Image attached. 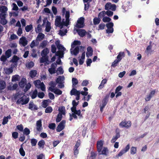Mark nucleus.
<instances>
[{"instance_id": "cd10ccee", "label": "nucleus", "mask_w": 159, "mask_h": 159, "mask_svg": "<svg viewBox=\"0 0 159 159\" xmlns=\"http://www.w3.org/2000/svg\"><path fill=\"white\" fill-rule=\"evenodd\" d=\"M59 113L64 115L65 114V108L64 106L60 107L58 109Z\"/></svg>"}, {"instance_id": "e2e57ef3", "label": "nucleus", "mask_w": 159, "mask_h": 159, "mask_svg": "<svg viewBox=\"0 0 159 159\" xmlns=\"http://www.w3.org/2000/svg\"><path fill=\"white\" fill-rule=\"evenodd\" d=\"M48 71L51 74H53L56 73V70L54 68H50L48 69Z\"/></svg>"}, {"instance_id": "864d4df0", "label": "nucleus", "mask_w": 159, "mask_h": 159, "mask_svg": "<svg viewBox=\"0 0 159 159\" xmlns=\"http://www.w3.org/2000/svg\"><path fill=\"white\" fill-rule=\"evenodd\" d=\"M19 134L17 132H13L12 133V137L14 139H16L18 138Z\"/></svg>"}, {"instance_id": "aec40b11", "label": "nucleus", "mask_w": 159, "mask_h": 159, "mask_svg": "<svg viewBox=\"0 0 159 159\" xmlns=\"http://www.w3.org/2000/svg\"><path fill=\"white\" fill-rule=\"evenodd\" d=\"M109 96L108 95H107L103 99L102 101V104L101 105L105 107L107 105L108 101V99Z\"/></svg>"}, {"instance_id": "79ce46f5", "label": "nucleus", "mask_w": 159, "mask_h": 159, "mask_svg": "<svg viewBox=\"0 0 159 159\" xmlns=\"http://www.w3.org/2000/svg\"><path fill=\"white\" fill-rule=\"evenodd\" d=\"M11 50L9 49L7 50L5 52L6 56L7 58L10 57L11 56Z\"/></svg>"}, {"instance_id": "f8f14e48", "label": "nucleus", "mask_w": 159, "mask_h": 159, "mask_svg": "<svg viewBox=\"0 0 159 159\" xmlns=\"http://www.w3.org/2000/svg\"><path fill=\"white\" fill-rule=\"evenodd\" d=\"M93 49L91 46H89L87 48V52L86 53V57H89V56H91L93 55Z\"/></svg>"}, {"instance_id": "37998d69", "label": "nucleus", "mask_w": 159, "mask_h": 159, "mask_svg": "<svg viewBox=\"0 0 159 159\" xmlns=\"http://www.w3.org/2000/svg\"><path fill=\"white\" fill-rule=\"evenodd\" d=\"M37 140L33 138L31 139L30 143L32 146H34L36 145L37 143Z\"/></svg>"}, {"instance_id": "7ed1b4c3", "label": "nucleus", "mask_w": 159, "mask_h": 159, "mask_svg": "<svg viewBox=\"0 0 159 159\" xmlns=\"http://www.w3.org/2000/svg\"><path fill=\"white\" fill-rule=\"evenodd\" d=\"M119 125L120 127L128 129L130 127L131 123L130 121H122L119 124Z\"/></svg>"}, {"instance_id": "a878e982", "label": "nucleus", "mask_w": 159, "mask_h": 159, "mask_svg": "<svg viewBox=\"0 0 159 159\" xmlns=\"http://www.w3.org/2000/svg\"><path fill=\"white\" fill-rule=\"evenodd\" d=\"M49 52V49L47 48H46L43 49L41 52V55L42 56H48L47 54Z\"/></svg>"}, {"instance_id": "f3484780", "label": "nucleus", "mask_w": 159, "mask_h": 159, "mask_svg": "<svg viewBox=\"0 0 159 159\" xmlns=\"http://www.w3.org/2000/svg\"><path fill=\"white\" fill-rule=\"evenodd\" d=\"M131 4L130 2H127L122 6V8L125 11H127L129 9V7L130 6Z\"/></svg>"}, {"instance_id": "bb28decb", "label": "nucleus", "mask_w": 159, "mask_h": 159, "mask_svg": "<svg viewBox=\"0 0 159 159\" xmlns=\"http://www.w3.org/2000/svg\"><path fill=\"white\" fill-rule=\"evenodd\" d=\"M107 80L106 79H103L101 83L100 84L98 87V88L99 89H101L104 87V84L107 83Z\"/></svg>"}, {"instance_id": "8fccbe9b", "label": "nucleus", "mask_w": 159, "mask_h": 159, "mask_svg": "<svg viewBox=\"0 0 159 159\" xmlns=\"http://www.w3.org/2000/svg\"><path fill=\"white\" fill-rule=\"evenodd\" d=\"M33 25H27L25 28V30L27 32H29L33 28Z\"/></svg>"}, {"instance_id": "f257e3e1", "label": "nucleus", "mask_w": 159, "mask_h": 159, "mask_svg": "<svg viewBox=\"0 0 159 159\" xmlns=\"http://www.w3.org/2000/svg\"><path fill=\"white\" fill-rule=\"evenodd\" d=\"M29 98L25 95L20 97L16 102L17 104H21L22 105L27 104L29 101Z\"/></svg>"}, {"instance_id": "39448f33", "label": "nucleus", "mask_w": 159, "mask_h": 159, "mask_svg": "<svg viewBox=\"0 0 159 159\" xmlns=\"http://www.w3.org/2000/svg\"><path fill=\"white\" fill-rule=\"evenodd\" d=\"M66 123V121L63 120L59 124L57 127L56 130L57 132H59L63 129L65 128Z\"/></svg>"}, {"instance_id": "ea45409f", "label": "nucleus", "mask_w": 159, "mask_h": 159, "mask_svg": "<svg viewBox=\"0 0 159 159\" xmlns=\"http://www.w3.org/2000/svg\"><path fill=\"white\" fill-rule=\"evenodd\" d=\"M64 79V76H59V77L57 78L56 80V83L59 84H62V81H63V79Z\"/></svg>"}, {"instance_id": "0eeeda50", "label": "nucleus", "mask_w": 159, "mask_h": 159, "mask_svg": "<svg viewBox=\"0 0 159 159\" xmlns=\"http://www.w3.org/2000/svg\"><path fill=\"white\" fill-rule=\"evenodd\" d=\"M130 148V145L128 144L126 147L120 151L118 154V156H121L123 154L128 151Z\"/></svg>"}, {"instance_id": "72a5a7b5", "label": "nucleus", "mask_w": 159, "mask_h": 159, "mask_svg": "<svg viewBox=\"0 0 159 159\" xmlns=\"http://www.w3.org/2000/svg\"><path fill=\"white\" fill-rule=\"evenodd\" d=\"M101 21V19L98 17H95L93 19V23L94 25H97Z\"/></svg>"}, {"instance_id": "4468645a", "label": "nucleus", "mask_w": 159, "mask_h": 159, "mask_svg": "<svg viewBox=\"0 0 159 159\" xmlns=\"http://www.w3.org/2000/svg\"><path fill=\"white\" fill-rule=\"evenodd\" d=\"M125 52H120L119 53L117 56L116 59L120 62L122 58L125 57Z\"/></svg>"}, {"instance_id": "a19ab883", "label": "nucleus", "mask_w": 159, "mask_h": 159, "mask_svg": "<svg viewBox=\"0 0 159 159\" xmlns=\"http://www.w3.org/2000/svg\"><path fill=\"white\" fill-rule=\"evenodd\" d=\"M120 61L117 59H115L114 61L112 63L111 67L115 68L116 66Z\"/></svg>"}, {"instance_id": "c756f323", "label": "nucleus", "mask_w": 159, "mask_h": 159, "mask_svg": "<svg viewBox=\"0 0 159 159\" xmlns=\"http://www.w3.org/2000/svg\"><path fill=\"white\" fill-rule=\"evenodd\" d=\"M39 148H43L45 144V142L43 140H41L39 141L38 144Z\"/></svg>"}, {"instance_id": "9b49d317", "label": "nucleus", "mask_w": 159, "mask_h": 159, "mask_svg": "<svg viewBox=\"0 0 159 159\" xmlns=\"http://www.w3.org/2000/svg\"><path fill=\"white\" fill-rule=\"evenodd\" d=\"M36 125L37 130L38 131H40L43 129L41 120H39L37 121Z\"/></svg>"}, {"instance_id": "c03bdc74", "label": "nucleus", "mask_w": 159, "mask_h": 159, "mask_svg": "<svg viewBox=\"0 0 159 159\" xmlns=\"http://www.w3.org/2000/svg\"><path fill=\"white\" fill-rule=\"evenodd\" d=\"M80 50V47L79 46H77L75 47L73 50V54L76 56L79 53Z\"/></svg>"}, {"instance_id": "0e129e2a", "label": "nucleus", "mask_w": 159, "mask_h": 159, "mask_svg": "<svg viewBox=\"0 0 159 159\" xmlns=\"http://www.w3.org/2000/svg\"><path fill=\"white\" fill-rule=\"evenodd\" d=\"M16 128L18 129L21 132H22L23 130V126L22 124L17 125L16 126Z\"/></svg>"}, {"instance_id": "1a4fd4ad", "label": "nucleus", "mask_w": 159, "mask_h": 159, "mask_svg": "<svg viewBox=\"0 0 159 159\" xmlns=\"http://www.w3.org/2000/svg\"><path fill=\"white\" fill-rule=\"evenodd\" d=\"M48 90L57 95H60L62 93V91L58 89H54L52 87H49Z\"/></svg>"}, {"instance_id": "f704fd0d", "label": "nucleus", "mask_w": 159, "mask_h": 159, "mask_svg": "<svg viewBox=\"0 0 159 159\" xmlns=\"http://www.w3.org/2000/svg\"><path fill=\"white\" fill-rule=\"evenodd\" d=\"M8 10L7 8L5 6H2L0 7V11L2 13H5Z\"/></svg>"}, {"instance_id": "338daca9", "label": "nucleus", "mask_w": 159, "mask_h": 159, "mask_svg": "<svg viewBox=\"0 0 159 159\" xmlns=\"http://www.w3.org/2000/svg\"><path fill=\"white\" fill-rule=\"evenodd\" d=\"M105 14L108 16L111 17L113 15V12L111 11L107 10L106 12L105 11Z\"/></svg>"}, {"instance_id": "2f4dec72", "label": "nucleus", "mask_w": 159, "mask_h": 159, "mask_svg": "<svg viewBox=\"0 0 159 159\" xmlns=\"http://www.w3.org/2000/svg\"><path fill=\"white\" fill-rule=\"evenodd\" d=\"M23 135L26 136H28L30 133V130L27 127L25 128L23 131Z\"/></svg>"}, {"instance_id": "a18cd8bd", "label": "nucleus", "mask_w": 159, "mask_h": 159, "mask_svg": "<svg viewBox=\"0 0 159 159\" xmlns=\"http://www.w3.org/2000/svg\"><path fill=\"white\" fill-rule=\"evenodd\" d=\"M42 82L40 80H38L34 81V83L36 87L39 88V86Z\"/></svg>"}, {"instance_id": "423d86ee", "label": "nucleus", "mask_w": 159, "mask_h": 159, "mask_svg": "<svg viewBox=\"0 0 159 159\" xmlns=\"http://www.w3.org/2000/svg\"><path fill=\"white\" fill-rule=\"evenodd\" d=\"M103 141L102 140L98 141L97 143V147L98 152L100 153L102 150L103 146Z\"/></svg>"}, {"instance_id": "c85d7f7f", "label": "nucleus", "mask_w": 159, "mask_h": 159, "mask_svg": "<svg viewBox=\"0 0 159 159\" xmlns=\"http://www.w3.org/2000/svg\"><path fill=\"white\" fill-rule=\"evenodd\" d=\"M37 74V72L36 70H31L30 72V75L31 78H34L35 77Z\"/></svg>"}, {"instance_id": "bf43d9fd", "label": "nucleus", "mask_w": 159, "mask_h": 159, "mask_svg": "<svg viewBox=\"0 0 159 159\" xmlns=\"http://www.w3.org/2000/svg\"><path fill=\"white\" fill-rule=\"evenodd\" d=\"M112 6V4L110 2H108L106 3L105 6V9L106 10H109L110 9L111 6Z\"/></svg>"}, {"instance_id": "09e8293b", "label": "nucleus", "mask_w": 159, "mask_h": 159, "mask_svg": "<svg viewBox=\"0 0 159 159\" xmlns=\"http://www.w3.org/2000/svg\"><path fill=\"white\" fill-rule=\"evenodd\" d=\"M62 117V114L58 113L56 119V121L57 122H60L61 120Z\"/></svg>"}, {"instance_id": "603ef678", "label": "nucleus", "mask_w": 159, "mask_h": 159, "mask_svg": "<svg viewBox=\"0 0 159 159\" xmlns=\"http://www.w3.org/2000/svg\"><path fill=\"white\" fill-rule=\"evenodd\" d=\"M19 76L18 75H15L12 76L11 81L12 82L16 81L19 80Z\"/></svg>"}, {"instance_id": "20e7f679", "label": "nucleus", "mask_w": 159, "mask_h": 159, "mask_svg": "<svg viewBox=\"0 0 159 159\" xmlns=\"http://www.w3.org/2000/svg\"><path fill=\"white\" fill-rule=\"evenodd\" d=\"M84 19L83 17L79 18L77 21L76 26L78 28H83L84 26Z\"/></svg>"}, {"instance_id": "49530a36", "label": "nucleus", "mask_w": 159, "mask_h": 159, "mask_svg": "<svg viewBox=\"0 0 159 159\" xmlns=\"http://www.w3.org/2000/svg\"><path fill=\"white\" fill-rule=\"evenodd\" d=\"M137 148L135 147H132L130 150V152L131 154L134 155L135 154L136 152Z\"/></svg>"}, {"instance_id": "4c0bfd02", "label": "nucleus", "mask_w": 159, "mask_h": 159, "mask_svg": "<svg viewBox=\"0 0 159 159\" xmlns=\"http://www.w3.org/2000/svg\"><path fill=\"white\" fill-rule=\"evenodd\" d=\"M51 29V23L48 21L46 25L45 30L47 32H49Z\"/></svg>"}, {"instance_id": "5fc2aeb1", "label": "nucleus", "mask_w": 159, "mask_h": 159, "mask_svg": "<svg viewBox=\"0 0 159 159\" xmlns=\"http://www.w3.org/2000/svg\"><path fill=\"white\" fill-rule=\"evenodd\" d=\"M107 148L104 147L102 150H101V152L99 153L100 154H102L107 155Z\"/></svg>"}, {"instance_id": "2eb2a0df", "label": "nucleus", "mask_w": 159, "mask_h": 159, "mask_svg": "<svg viewBox=\"0 0 159 159\" xmlns=\"http://www.w3.org/2000/svg\"><path fill=\"white\" fill-rule=\"evenodd\" d=\"M27 141H25L20 145V148L19 149V152L21 155L22 157H24L25 155V152L23 148V144L26 143Z\"/></svg>"}, {"instance_id": "c9c22d12", "label": "nucleus", "mask_w": 159, "mask_h": 159, "mask_svg": "<svg viewBox=\"0 0 159 159\" xmlns=\"http://www.w3.org/2000/svg\"><path fill=\"white\" fill-rule=\"evenodd\" d=\"M58 44H57V43H56V45L57 46V48L59 50H63V51H65L66 48L63 46L61 45L60 44V41L58 40L57 42Z\"/></svg>"}, {"instance_id": "e433bc0d", "label": "nucleus", "mask_w": 159, "mask_h": 159, "mask_svg": "<svg viewBox=\"0 0 159 159\" xmlns=\"http://www.w3.org/2000/svg\"><path fill=\"white\" fill-rule=\"evenodd\" d=\"M72 87L74 88V86L78 84V81L76 78H72Z\"/></svg>"}, {"instance_id": "6e6552de", "label": "nucleus", "mask_w": 159, "mask_h": 159, "mask_svg": "<svg viewBox=\"0 0 159 159\" xmlns=\"http://www.w3.org/2000/svg\"><path fill=\"white\" fill-rule=\"evenodd\" d=\"M19 59V57L16 55H15L13 57L12 59L11 60V61L14 63L13 65V67H16L17 66V62Z\"/></svg>"}, {"instance_id": "4d7b16f0", "label": "nucleus", "mask_w": 159, "mask_h": 159, "mask_svg": "<svg viewBox=\"0 0 159 159\" xmlns=\"http://www.w3.org/2000/svg\"><path fill=\"white\" fill-rule=\"evenodd\" d=\"M56 124L54 123H51L49 124L48 128L52 130H54L56 127Z\"/></svg>"}, {"instance_id": "a211bd4d", "label": "nucleus", "mask_w": 159, "mask_h": 159, "mask_svg": "<svg viewBox=\"0 0 159 159\" xmlns=\"http://www.w3.org/2000/svg\"><path fill=\"white\" fill-rule=\"evenodd\" d=\"M51 101L49 99L44 100L42 102V106L43 108H46L48 106L49 103Z\"/></svg>"}, {"instance_id": "680f3d73", "label": "nucleus", "mask_w": 159, "mask_h": 159, "mask_svg": "<svg viewBox=\"0 0 159 159\" xmlns=\"http://www.w3.org/2000/svg\"><path fill=\"white\" fill-rule=\"evenodd\" d=\"M61 18L60 16H57V18L55 20V25H57V24L61 22Z\"/></svg>"}, {"instance_id": "473e14b6", "label": "nucleus", "mask_w": 159, "mask_h": 159, "mask_svg": "<svg viewBox=\"0 0 159 159\" xmlns=\"http://www.w3.org/2000/svg\"><path fill=\"white\" fill-rule=\"evenodd\" d=\"M44 35L42 33H40L38 34L37 39L38 40L41 41L44 38Z\"/></svg>"}, {"instance_id": "393cba45", "label": "nucleus", "mask_w": 159, "mask_h": 159, "mask_svg": "<svg viewBox=\"0 0 159 159\" xmlns=\"http://www.w3.org/2000/svg\"><path fill=\"white\" fill-rule=\"evenodd\" d=\"M80 93L79 91H78L76 89L73 88L70 92V95H76Z\"/></svg>"}, {"instance_id": "ddd939ff", "label": "nucleus", "mask_w": 159, "mask_h": 159, "mask_svg": "<svg viewBox=\"0 0 159 159\" xmlns=\"http://www.w3.org/2000/svg\"><path fill=\"white\" fill-rule=\"evenodd\" d=\"M29 108L31 110H37L38 107L35 105L34 104L33 102H30L29 104Z\"/></svg>"}, {"instance_id": "b1692460", "label": "nucleus", "mask_w": 159, "mask_h": 159, "mask_svg": "<svg viewBox=\"0 0 159 159\" xmlns=\"http://www.w3.org/2000/svg\"><path fill=\"white\" fill-rule=\"evenodd\" d=\"M79 104V101L76 102L75 100H73L72 102V105L73 107L71 108V110H76V107Z\"/></svg>"}, {"instance_id": "3c124183", "label": "nucleus", "mask_w": 159, "mask_h": 159, "mask_svg": "<svg viewBox=\"0 0 159 159\" xmlns=\"http://www.w3.org/2000/svg\"><path fill=\"white\" fill-rule=\"evenodd\" d=\"M32 53L31 54V56H32L34 58L36 57L37 56V54L36 53V51L35 49H32L31 50Z\"/></svg>"}, {"instance_id": "69168bd1", "label": "nucleus", "mask_w": 159, "mask_h": 159, "mask_svg": "<svg viewBox=\"0 0 159 159\" xmlns=\"http://www.w3.org/2000/svg\"><path fill=\"white\" fill-rule=\"evenodd\" d=\"M31 87V85L30 83H28L25 86V89H24V91L26 92Z\"/></svg>"}, {"instance_id": "f03ea898", "label": "nucleus", "mask_w": 159, "mask_h": 159, "mask_svg": "<svg viewBox=\"0 0 159 159\" xmlns=\"http://www.w3.org/2000/svg\"><path fill=\"white\" fill-rule=\"evenodd\" d=\"M72 112L73 113L71 114L73 118L75 119H77V116L76 115H77L78 116H79V118H83V116L81 114V110L80 109L77 110H71Z\"/></svg>"}, {"instance_id": "58836bf2", "label": "nucleus", "mask_w": 159, "mask_h": 159, "mask_svg": "<svg viewBox=\"0 0 159 159\" xmlns=\"http://www.w3.org/2000/svg\"><path fill=\"white\" fill-rule=\"evenodd\" d=\"M34 65V63L32 61L27 63L26 64V66L30 69L33 67Z\"/></svg>"}, {"instance_id": "9d476101", "label": "nucleus", "mask_w": 159, "mask_h": 159, "mask_svg": "<svg viewBox=\"0 0 159 159\" xmlns=\"http://www.w3.org/2000/svg\"><path fill=\"white\" fill-rule=\"evenodd\" d=\"M76 31L79 35L81 37L85 36L87 33V32L84 29H77Z\"/></svg>"}, {"instance_id": "052dcab7", "label": "nucleus", "mask_w": 159, "mask_h": 159, "mask_svg": "<svg viewBox=\"0 0 159 159\" xmlns=\"http://www.w3.org/2000/svg\"><path fill=\"white\" fill-rule=\"evenodd\" d=\"M81 44V42L80 41L78 40H75L73 43L71 44V46L73 48H74V47L73 46V45L75 46L77 45H80Z\"/></svg>"}, {"instance_id": "774afa93", "label": "nucleus", "mask_w": 159, "mask_h": 159, "mask_svg": "<svg viewBox=\"0 0 159 159\" xmlns=\"http://www.w3.org/2000/svg\"><path fill=\"white\" fill-rule=\"evenodd\" d=\"M0 22L2 24L4 25L6 24L7 22V20L5 18H2L0 20Z\"/></svg>"}, {"instance_id": "412c9836", "label": "nucleus", "mask_w": 159, "mask_h": 159, "mask_svg": "<svg viewBox=\"0 0 159 159\" xmlns=\"http://www.w3.org/2000/svg\"><path fill=\"white\" fill-rule=\"evenodd\" d=\"M20 43L22 44L24 46H25L28 44V41L26 39V38L25 37H23L20 39Z\"/></svg>"}, {"instance_id": "4be33fe9", "label": "nucleus", "mask_w": 159, "mask_h": 159, "mask_svg": "<svg viewBox=\"0 0 159 159\" xmlns=\"http://www.w3.org/2000/svg\"><path fill=\"white\" fill-rule=\"evenodd\" d=\"M42 57L40 58V63H43L44 62L49 61H48V56H42Z\"/></svg>"}, {"instance_id": "7c9ffc66", "label": "nucleus", "mask_w": 159, "mask_h": 159, "mask_svg": "<svg viewBox=\"0 0 159 159\" xmlns=\"http://www.w3.org/2000/svg\"><path fill=\"white\" fill-rule=\"evenodd\" d=\"M6 86V82L4 81H0V90L4 89Z\"/></svg>"}, {"instance_id": "dca6fc26", "label": "nucleus", "mask_w": 159, "mask_h": 159, "mask_svg": "<svg viewBox=\"0 0 159 159\" xmlns=\"http://www.w3.org/2000/svg\"><path fill=\"white\" fill-rule=\"evenodd\" d=\"M29 94L31 98L34 99L37 97L38 95V90L37 89H35L34 91L32 92H30Z\"/></svg>"}, {"instance_id": "5701e85b", "label": "nucleus", "mask_w": 159, "mask_h": 159, "mask_svg": "<svg viewBox=\"0 0 159 159\" xmlns=\"http://www.w3.org/2000/svg\"><path fill=\"white\" fill-rule=\"evenodd\" d=\"M120 136V133L119 132H117L116 134V135L113 136L112 139L111 140V142L112 143H115L116 140L119 138Z\"/></svg>"}, {"instance_id": "13d9d810", "label": "nucleus", "mask_w": 159, "mask_h": 159, "mask_svg": "<svg viewBox=\"0 0 159 159\" xmlns=\"http://www.w3.org/2000/svg\"><path fill=\"white\" fill-rule=\"evenodd\" d=\"M111 20V19L110 18L107 16L104 17L102 19V21L104 22H110Z\"/></svg>"}, {"instance_id": "6e6d98bb", "label": "nucleus", "mask_w": 159, "mask_h": 159, "mask_svg": "<svg viewBox=\"0 0 159 159\" xmlns=\"http://www.w3.org/2000/svg\"><path fill=\"white\" fill-rule=\"evenodd\" d=\"M80 145V140H78L76 142L74 148L75 149H78V148Z\"/></svg>"}, {"instance_id": "6ab92c4d", "label": "nucleus", "mask_w": 159, "mask_h": 159, "mask_svg": "<svg viewBox=\"0 0 159 159\" xmlns=\"http://www.w3.org/2000/svg\"><path fill=\"white\" fill-rule=\"evenodd\" d=\"M11 67L9 68H6L5 69V73L7 75H9L12 73L13 71V65H11Z\"/></svg>"}, {"instance_id": "de8ad7c7", "label": "nucleus", "mask_w": 159, "mask_h": 159, "mask_svg": "<svg viewBox=\"0 0 159 159\" xmlns=\"http://www.w3.org/2000/svg\"><path fill=\"white\" fill-rule=\"evenodd\" d=\"M45 110V112L46 113H50L52 112L53 111L52 107L51 106H49L46 108Z\"/></svg>"}]
</instances>
